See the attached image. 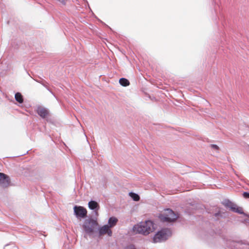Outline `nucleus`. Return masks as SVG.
<instances>
[{"mask_svg": "<svg viewBox=\"0 0 249 249\" xmlns=\"http://www.w3.org/2000/svg\"><path fill=\"white\" fill-rule=\"evenodd\" d=\"M155 230L154 223L151 220L141 222L133 227V230L135 233L147 235Z\"/></svg>", "mask_w": 249, "mask_h": 249, "instance_id": "1", "label": "nucleus"}, {"mask_svg": "<svg viewBox=\"0 0 249 249\" xmlns=\"http://www.w3.org/2000/svg\"><path fill=\"white\" fill-rule=\"evenodd\" d=\"M178 217V214L175 213L172 210L167 209L160 213L159 217L162 222H171L176 220Z\"/></svg>", "mask_w": 249, "mask_h": 249, "instance_id": "2", "label": "nucleus"}, {"mask_svg": "<svg viewBox=\"0 0 249 249\" xmlns=\"http://www.w3.org/2000/svg\"><path fill=\"white\" fill-rule=\"evenodd\" d=\"M172 234L170 230L165 229L161 230L158 232L153 238L154 242L155 243L160 242L166 240Z\"/></svg>", "mask_w": 249, "mask_h": 249, "instance_id": "3", "label": "nucleus"}, {"mask_svg": "<svg viewBox=\"0 0 249 249\" xmlns=\"http://www.w3.org/2000/svg\"><path fill=\"white\" fill-rule=\"evenodd\" d=\"M98 226L96 220L93 219L86 220L84 225V229L87 233H91L94 231L95 229Z\"/></svg>", "mask_w": 249, "mask_h": 249, "instance_id": "4", "label": "nucleus"}, {"mask_svg": "<svg viewBox=\"0 0 249 249\" xmlns=\"http://www.w3.org/2000/svg\"><path fill=\"white\" fill-rule=\"evenodd\" d=\"M223 204L226 207L230 208L232 211L242 214L243 210L242 208L238 207L236 205L227 200L223 202Z\"/></svg>", "mask_w": 249, "mask_h": 249, "instance_id": "5", "label": "nucleus"}, {"mask_svg": "<svg viewBox=\"0 0 249 249\" xmlns=\"http://www.w3.org/2000/svg\"><path fill=\"white\" fill-rule=\"evenodd\" d=\"M100 235L107 234L108 236H111L112 235V231L108 225H106L100 228L99 231Z\"/></svg>", "mask_w": 249, "mask_h": 249, "instance_id": "6", "label": "nucleus"}, {"mask_svg": "<svg viewBox=\"0 0 249 249\" xmlns=\"http://www.w3.org/2000/svg\"><path fill=\"white\" fill-rule=\"evenodd\" d=\"M10 183L8 176L3 173H0V184L3 187L7 186Z\"/></svg>", "mask_w": 249, "mask_h": 249, "instance_id": "7", "label": "nucleus"}, {"mask_svg": "<svg viewBox=\"0 0 249 249\" xmlns=\"http://www.w3.org/2000/svg\"><path fill=\"white\" fill-rule=\"evenodd\" d=\"M37 112L38 115L42 118H45L49 114V111L45 107H38L37 108Z\"/></svg>", "mask_w": 249, "mask_h": 249, "instance_id": "8", "label": "nucleus"}, {"mask_svg": "<svg viewBox=\"0 0 249 249\" xmlns=\"http://www.w3.org/2000/svg\"><path fill=\"white\" fill-rule=\"evenodd\" d=\"M118 222V219L117 218L115 217H110L108 219V225L109 228L111 229V228L115 226Z\"/></svg>", "mask_w": 249, "mask_h": 249, "instance_id": "9", "label": "nucleus"}, {"mask_svg": "<svg viewBox=\"0 0 249 249\" xmlns=\"http://www.w3.org/2000/svg\"><path fill=\"white\" fill-rule=\"evenodd\" d=\"M87 213V210L83 207L79 206V216L84 217Z\"/></svg>", "mask_w": 249, "mask_h": 249, "instance_id": "10", "label": "nucleus"}, {"mask_svg": "<svg viewBox=\"0 0 249 249\" xmlns=\"http://www.w3.org/2000/svg\"><path fill=\"white\" fill-rule=\"evenodd\" d=\"M15 98L16 100L19 103H22L23 99L22 95L19 92H17L15 94Z\"/></svg>", "mask_w": 249, "mask_h": 249, "instance_id": "11", "label": "nucleus"}, {"mask_svg": "<svg viewBox=\"0 0 249 249\" xmlns=\"http://www.w3.org/2000/svg\"><path fill=\"white\" fill-rule=\"evenodd\" d=\"M98 206V204L96 201H90L89 202V207L91 210H94Z\"/></svg>", "mask_w": 249, "mask_h": 249, "instance_id": "12", "label": "nucleus"}, {"mask_svg": "<svg viewBox=\"0 0 249 249\" xmlns=\"http://www.w3.org/2000/svg\"><path fill=\"white\" fill-rule=\"evenodd\" d=\"M120 84L122 85L123 86H127L129 85V81L124 78H122L119 80Z\"/></svg>", "mask_w": 249, "mask_h": 249, "instance_id": "13", "label": "nucleus"}, {"mask_svg": "<svg viewBox=\"0 0 249 249\" xmlns=\"http://www.w3.org/2000/svg\"><path fill=\"white\" fill-rule=\"evenodd\" d=\"M129 196L132 198V199L134 201H139L140 200V196L134 193H130L129 194Z\"/></svg>", "mask_w": 249, "mask_h": 249, "instance_id": "14", "label": "nucleus"}, {"mask_svg": "<svg viewBox=\"0 0 249 249\" xmlns=\"http://www.w3.org/2000/svg\"><path fill=\"white\" fill-rule=\"evenodd\" d=\"M74 212L75 216L78 217V206H75L74 207Z\"/></svg>", "mask_w": 249, "mask_h": 249, "instance_id": "15", "label": "nucleus"}, {"mask_svg": "<svg viewBox=\"0 0 249 249\" xmlns=\"http://www.w3.org/2000/svg\"><path fill=\"white\" fill-rule=\"evenodd\" d=\"M243 196L246 198H249V193L244 192L243 194Z\"/></svg>", "mask_w": 249, "mask_h": 249, "instance_id": "16", "label": "nucleus"}, {"mask_svg": "<svg viewBox=\"0 0 249 249\" xmlns=\"http://www.w3.org/2000/svg\"><path fill=\"white\" fill-rule=\"evenodd\" d=\"M126 249H136L134 245H130L126 248Z\"/></svg>", "mask_w": 249, "mask_h": 249, "instance_id": "17", "label": "nucleus"}, {"mask_svg": "<svg viewBox=\"0 0 249 249\" xmlns=\"http://www.w3.org/2000/svg\"><path fill=\"white\" fill-rule=\"evenodd\" d=\"M211 147L216 150L218 149L219 148L218 146L215 144H212Z\"/></svg>", "mask_w": 249, "mask_h": 249, "instance_id": "18", "label": "nucleus"}, {"mask_svg": "<svg viewBox=\"0 0 249 249\" xmlns=\"http://www.w3.org/2000/svg\"><path fill=\"white\" fill-rule=\"evenodd\" d=\"M63 4H65L67 0H57Z\"/></svg>", "mask_w": 249, "mask_h": 249, "instance_id": "19", "label": "nucleus"}]
</instances>
